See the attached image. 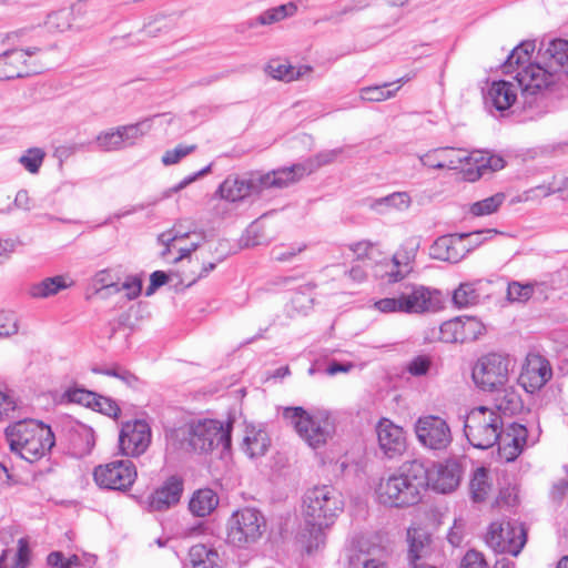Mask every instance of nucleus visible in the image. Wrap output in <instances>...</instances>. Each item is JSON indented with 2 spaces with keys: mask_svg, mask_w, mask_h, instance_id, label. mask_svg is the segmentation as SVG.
I'll return each mask as SVG.
<instances>
[{
  "mask_svg": "<svg viewBox=\"0 0 568 568\" xmlns=\"http://www.w3.org/2000/svg\"><path fill=\"white\" fill-rule=\"evenodd\" d=\"M535 42L524 41L514 48L503 65L505 74L514 75L521 89L525 104L529 108V99L548 90L568 75V41L552 39L542 42L534 58Z\"/></svg>",
  "mask_w": 568,
  "mask_h": 568,
  "instance_id": "nucleus-1",
  "label": "nucleus"
},
{
  "mask_svg": "<svg viewBox=\"0 0 568 568\" xmlns=\"http://www.w3.org/2000/svg\"><path fill=\"white\" fill-rule=\"evenodd\" d=\"M427 468L417 460L403 464L379 479L375 487L377 501L390 508H405L418 504L427 488Z\"/></svg>",
  "mask_w": 568,
  "mask_h": 568,
  "instance_id": "nucleus-2",
  "label": "nucleus"
},
{
  "mask_svg": "<svg viewBox=\"0 0 568 568\" xmlns=\"http://www.w3.org/2000/svg\"><path fill=\"white\" fill-rule=\"evenodd\" d=\"M344 509L342 494L331 485L315 486L303 498V517L310 529L307 552L317 550L325 542L324 529L332 526Z\"/></svg>",
  "mask_w": 568,
  "mask_h": 568,
  "instance_id": "nucleus-3",
  "label": "nucleus"
},
{
  "mask_svg": "<svg viewBox=\"0 0 568 568\" xmlns=\"http://www.w3.org/2000/svg\"><path fill=\"white\" fill-rule=\"evenodd\" d=\"M231 429L230 422L199 419L172 429L166 437L176 449L207 453L220 446L227 449L231 446Z\"/></svg>",
  "mask_w": 568,
  "mask_h": 568,
  "instance_id": "nucleus-4",
  "label": "nucleus"
},
{
  "mask_svg": "<svg viewBox=\"0 0 568 568\" xmlns=\"http://www.w3.org/2000/svg\"><path fill=\"white\" fill-rule=\"evenodd\" d=\"M6 437L10 450L29 463L41 459L55 444L50 426L36 419H22L9 425Z\"/></svg>",
  "mask_w": 568,
  "mask_h": 568,
  "instance_id": "nucleus-5",
  "label": "nucleus"
},
{
  "mask_svg": "<svg viewBox=\"0 0 568 568\" xmlns=\"http://www.w3.org/2000/svg\"><path fill=\"white\" fill-rule=\"evenodd\" d=\"M283 417L294 428L300 438L313 449L325 446L336 432L334 417L331 412L324 408L285 407Z\"/></svg>",
  "mask_w": 568,
  "mask_h": 568,
  "instance_id": "nucleus-6",
  "label": "nucleus"
},
{
  "mask_svg": "<svg viewBox=\"0 0 568 568\" xmlns=\"http://www.w3.org/2000/svg\"><path fill=\"white\" fill-rule=\"evenodd\" d=\"M374 308L385 314L420 315L440 310L442 296L437 290L422 284L405 283L394 296L376 301Z\"/></svg>",
  "mask_w": 568,
  "mask_h": 568,
  "instance_id": "nucleus-7",
  "label": "nucleus"
},
{
  "mask_svg": "<svg viewBox=\"0 0 568 568\" xmlns=\"http://www.w3.org/2000/svg\"><path fill=\"white\" fill-rule=\"evenodd\" d=\"M504 422L494 408L478 406L473 408L465 418L464 433L471 446L488 449L497 444L501 436Z\"/></svg>",
  "mask_w": 568,
  "mask_h": 568,
  "instance_id": "nucleus-8",
  "label": "nucleus"
},
{
  "mask_svg": "<svg viewBox=\"0 0 568 568\" xmlns=\"http://www.w3.org/2000/svg\"><path fill=\"white\" fill-rule=\"evenodd\" d=\"M271 189H285L280 169L264 174L254 173L248 178L230 175L222 182L217 192L222 199L229 202H237Z\"/></svg>",
  "mask_w": 568,
  "mask_h": 568,
  "instance_id": "nucleus-9",
  "label": "nucleus"
},
{
  "mask_svg": "<svg viewBox=\"0 0 568 568\" xmlns=\"http://www.w3.org/2000/svg\"><path fill=\"white\" fill-rule=\"evenodd\" d=\"M266 529V519L256 508L243 507L232 513L226 521V541L240 549L257 542Z\"/></svg>",
  "mask_w": 568,
  "mask_h": 568,
  "instance_id": "nucleus-10",
  "label": "nucleus"
},
{
  "mask_svg": "<svg viewBox=\"0 0 568 568\" xmlns=\"http://www.w3.org/2000/svg\"><path fill=\"white\" fill-rule=\"evenodd\" d=\"M510 359L498 353H488L480 356L471 371L475 385L485 392L503 388L509 377Z\"/></svg>",
  "mask_w": 568,
  "mask_h": 568,
  "instance_id": "nucleus-11",
  "label": "nucleus"
},
{
  "mask_svg": "<svg viewBox=\"0 0 568 568\" xmlns=\"http://www.w3.org/2000/svg\"><path fill=\"white\" fill-rule=\"evenodd\" d=\"M527 541L524 525L516 520L491 523L486 535L487 545L496 552L518 556Z\"/></svg>",
  "mask_w": 568,
  "mask_h": 568,
  "instance_id": "nucleus-12",
  "label": "nucleus"
},
{
  "mask_svg": "<svg viewBox=\"0 0 568 568\" xmlns=\"http://www.w3.org/2000/svg\"><path fill=\"white\" fill-rule=\"evenodd\" d=\"M135 465L130 459H116L97 466L93 470L95 484L103 489L126 491L136 479Z\"/></svg>",
  "mask_w": 568,
  "mask_h": 568,
  "instance_id": "nucleus-13",
  "label": "nucleus"
},
{
  "mask_svg": "<svg viewBox=\"0 0 568 568\" xmlns=\"http://www.w3.org/2000/svg\"><path fill=\"white\" fill-rule=\"evenodd\" d=\"M414 430L419 444L434 452H445L453 442L446 419L437 415H424L415 422Z\"/></svg>",
  "mask_w": 568,
  "mask_h": 568,
  "instance_id": "nucleus-14",
  "label": "nucleus"
},
{
  "mask_svg": "<svg viewBox=\"0 0 568 568\" xmlns=\"http://www.w3.org/2000/svg\"><path fill=\"white\" fill-rule=\"evenodd\" d=\"M486 327L484 323L473 316H458L444 322L439 328L433 329V339L444 343H467L478 339L484 335Z\"/></svg>",
  "mask_w": 568,
  "mask_h": 568,
  "instance_id": "nucleus-15",
  "label": "nucleus"
},
{
  "mask_svg": "<svg viewBox=\"0 0 568 568\" xmlns=\"http://www.w3.org/2000/svg\"><path fill=\"white\" fill-rule=\"evenodd\" d=\"M151 438V427L145 420L125 422L119 434V449L123 456L139 457L149 448Z\"/></svg>",
  "mask_w": 568,
  "mask_h": 568,
  "instance_id": "nucleus-16",
  "label": "nucleus"
},
{
  "mask_svg": "<svg viewBox=\"0 0 568 568\" xmlns=\"http://www.w3.org/2000/svg\"><path fill=\"white\" fill-rule=\"evenodd\" d=\"M552 378L550 362L538 353H528L518 377L523 388L530 394L540 390Z\"/></svg>",
  "mask_w": 568,
  "mask_h": 568,
  "instance_id": "nucleus-17",
  "label": "nucleus"
},
{
  "mask_svg": "<svg viewBox=\"0 0 568 568\" xmlns=\"http://www.w3.org/2000/svg\"><path fill=\"white\" fill-rule=\"evenodd\" d=\"M344 152V148L324 150L316 155L308 158L302 163L293 164L286 168H280V174L283 178L285 187L298 182L304 176L310 175L320 168L335 162Z\"/></svg>",
  "mask_w": 568,
  "mask_h": 568,
  "instance_id": "nucleus-18",
  "label": "nucleus"
},
{
  "mask_svg": "<svg viewBox=\"0 0 568 568\" xmlns=\"http://www.w3.org/2000/svg\"><path fill=\"white\" fill-rule=\"evenodd\" d=\"M419 246L418 236H410L400 244L392 257V270L385 273L387 283L400 282L413 272Z\"/></svg>",
  "mask_w": 568,
  "mask_h": 568,
  "instance_id": "nucleus-19",
  "label": "nucleus"
},
{
  "mask_svg": "<svg viewBox=\"0 0 568 568\" xmlns=\"http://www.w3.org/2000/svg\"><path fill=\"white\" fill-rule=\"evenodd\" d=\"M463 471L462 464L456 459L435 464L427 469V486L430 485L434 490L442 494L450 493L459 486Z\"/></svg>",
  "mask_w": 568,
  "mask_h": 568,
  "instance_id": "nucleus-20",
  "label": "nucleus"
},
{
  "mask_svg": "<svg viewBox=\"0 0 568 568\" xmlns=\"http://www.w3.org/2000/svg\"><path fill=\"white\" fill-rule=\"evenodd\" d=\"M467 234H447L438 237L430 246V256L449 263L460 262L473 251V246L467 244Z\"/></svg>",
  "mask_w": 568,
  "mask_h": 568,
  "instance_id": "nucleus-21",
  "label": "nucleus"
},
{
  "mask_svg": "<svg viewBox=\"0 0 568 568\" xmlns=\"http://www.w3.org/2000/svg\"><path fill=\"white\" fill-rule=\"evenodd\" d=\"M383 557L384 550L363 537L353 540L347 549V559L352 568H386Z\"/></svg>",
  "mask_w": 568,
  "mask_h": 568,
  "instance_id": "nucleus-22",
  "label": "nucleus"
},
{
  "mask_svg": "<svg viewBox=\"0 0 568 568\" xmlns=\"http://www.w3.org/2000/svg\"><path fill=\"white\" fill-rule=\"evenodd\" d=\"M40 49L30 47L26 50L12 49L7 50L0 54V80H11L28 75L34 71L28 63V58H31Z\"/></svg>",
  "mask_w": 568,
  "mask_h": 568,
  "instance_id": "nucleus-23",
  "label": "nucleus"
},
{
  "mask_svg": "<svg viewBox=\"0 0 568 568\" xmlns=\"http://www.w3.org/2000/svg\"><path fill=\"white\" fill-rule=\"evenodd\" d=\"M423 166L429 169L464 170L467 168L468 152L450 148H438L418 156Z\"/></svg>",
  "mask_w": 568,
  "mask_h": 568,
  "instance_id": "nucleus-24",
  "label": "nucleus"
},
{
  "mask_svg": "<svg viewBox=\"0 0 568 568\" xmlns=\"http://www.w3.org/2000/svg\"><path fill=\"white\" fill-rule=\"evenodd\" d=\"M158 240L165 246L161 253L162 257L165 258L173 247L180 252V255L173 260V262H178L189 256L200 246L201 242L204 240V234L196 232L182 233L173 229L172 231L160 234Z\"/></svg>",
  "mask_w": 568,
  "mask_h": 568,
  "instance_id": "nucleus-25",
  "label": "nucleus"
},
{
  "mask_svg": "<svg viewBox=\"0 0 568 568\" xmlns=\"http://www.w3.org/2000/svg\"><path fill=\"white\" fill-rule=\"evenodd\" d=\"M378 446L384 455L394 458L406 450V437L402 427L387 418H382L376 426Z\"/></svg>",
  "mask_w": 568,
  "mask_h": 568,
  "instance_id": "nucleus-26",
  "label": "nucleus"
},
{
  "mask_svg": "<svg viewBox=\"0 0 568 568\" xmlns=\"http://www.w3.org/2000/svg\"><path fill=\"white\" fill-rule=\"evenodd\" d=\"M527 428L517 423L501 428V436L498 438V454L506 462L515 460L523 452L527 443Z\"/></svg>",
  "mask_w": 568,
  "mask_h": 568,
  "instance_id": "nucleus-27",
  "label": "nucleus"
},
{
  "mask_svg": "<svg viewBox=\"0 0 568 568\" xmlns=\"http://www.w3.org/2000/svg\"><path fill=\"white\" fill-rule=\"evenodd\" d=\"M505 165L500 156L488 152H468L467 168L464 170V179L475 182L489 171H498Z\"/></svg>",
  "mask_w": 568,
  "mask_h": 568,
  "instance_id": "nucleus-28",
  "label": "nucleus"
},
{
  "mask_svg": "<svg viewBox=\"0 0 568 568\" xmlns=\"http://www.w3.org/2000/svg\"><path fill=\"white\" fill-rule=\"evenodd\" d=\"M183 491V481L178 476L169 477L161 487L150 496L153 510H164L179 503Z\"/></svg>",
  "mask_w": 568,
  "mask_h": 568,
  "instance_id": "nucleus-29",
  "label": "nucleus"
},
{
  "mask_svg": "<svg viewBox=\"0 0 568 568\" xmlns=\"http://www.w3.org/2000/svg\"><path fill=\"white\" fill-rule=\"evenodd\" d=\"M517 91L513 83L508 81H495L491 83L485 97L486 106L499 112L507 111L516 101Z\"/></svg>",
  "mask_w": 568,
  "mask_h": 568,
  "instance_id": "nucleus-30",
  "label": "nucleus"
},
{
  "mask_svg": "<svg viewBox=\"0 0 568 568\" xmlns=\"http://www.w3.org/2000/svg\"><path fill=\"white\" fill-rule=\"evenodd\" d=\"M271 446V438L268 433L254 425H248L245 428V434L242 442V450L250 458H260L266 454Z\"/></svg>",
  "mask_w": 568,
  "mask_h": 568,
  "instance_id": "nucleus-31",
  "label": "nucleus"
},
{
  "mask_svg": "<svg viewBox=\"0 0 568 568\" xmlns=\"http://www.w3.org/2000/svg\"><path fill=\"white\" fill-rule=\"evenodd\" d=\"M408 559L410 565L424 564L432 552L430 535L423 528L407 529Z\"/></svg>",
  "mask_w": 568,
  "mask_h": 568,
  "instance_id": "nucleus-32",
  "label": "nucleus"
},
{
  "mask_svg": "<svg viewBox=\"0 0 568 568\" xmlns=\"http://www.w3.org/2000/svg\"><path fill=\"white\" fill-rule=\"evenodd\" d=\"M297 11V7L294 2H287L274 8H270L248 22L250 28L257 26H271L285 20L286 18L293 17Z\"/></svg>",
  "mask_w": 568,
  "mask_h": 568,
  "instance_id": "nucleus-33",
  "label": "nucleus"
},
{
  "mask_svg": "<svg viewBox=\"0 0 568 568\" xmlns=\"http://www.w3.org/2000/svg\"><path fill=\"white\" fill-rule=\"evenodd\" d=\"M219 505V497L216 493L210 488L196 490L190 503L189 508L191 513L197 517H205L210 515Z\"/></svg>",
  "mask_w": 568,
  "mask_h": 568,
  "instance_id": "nucleus-34",
  "label": "nucleus"
},
{
  "mask_svg": "<svg viewBox=\"0 0 568 568\" xmlns=\"http://www.w3.org/2000/svg\"><path fill=\"white\" fill-rule=\"evenodd\" d=\"M523 408V400L515 388H499L495 397V410L498 414L514 415Z\"/></svg>",
  "mask_w": 568,
  "mask_h": 568,
  "instance_id": "nucleus-35",
  "label": "nucleus"
},
{
  "mask_svg": "<svg viewBox=\"0 0 568 568\" xmlns=\"http://www.w3.org/2000/svg\"><path fill=\"white\" fill-rule=\"evenodd\" d=\"M410 204L412 199L407 192H394L386 196L375 199L369 206L372 210L383 214L386 213L389 209L405 211L409 209Z\"/></svg>",
  "mask_w": 568,
  "mask_h": 568,
  "instance_id": "nucleus-36",
  "label": "nucleus"
},
{
  "mask_svg": "<svg viewBox=\"0 0 568 568\" xmlns=\"http://www.w3.org/2000/svg\"><path fill=\"white\" fill-rule=\"evenodd\" d=\"M68 286L69 284L67 283L65 277L61 275L47 277L41 282L32 284L29 287V294L33 298H47L58 294L62 290H65Z\"/></svg>",
  "mask_w": 568,
  "mask_h": 568,
  "instance_id": "nucleus-37",
  "label": "nucleus"
},
{
  "mask_svg": "<svg viewBox=\"0 0 568 568\" xmlns=\"http://www.w3.org/2000/svg\"><path fill=\"white\" fill-rule=\"evenodd\" d=\"M219 555L215 550L203 544L194 545L189 550L187 568H213Z\"/></svg>",
  "mask_w": 568,
  "mask_h": 568,
  "instance_id": "nucleus-38",
  "label": "nucleus"
},
{
  "mask_svg": "<svg viewBox=\"0 0 568 568\" xmlns=\"http://www.w3.org/2000/svg\"><path fill=\"white\" fill-rule=\"evenodd\" d=\"M470 496L474 501H484L491 491V480L486 468H477L469 484Z\"/></svg>",
  "mask_w": 568,
  "mask_h": 568,
  "instance_id": "nucleus-39",
  "label": "nucleus"
},
{
  "mask_svg": "<svg viewBox=\"0 0 568 568\" xmlns=\"http://www.w3.org/2000/svg\"><path fill=\"white\" fill-rule=\"evenodd\" d=\"M479 284L480 281L459 284L453 294L454 304L459 308L476 305L480 300Z\"/></svg>",
  "mask_w": 568,
  "mask_h": 568,
  "instance_id": "nucleus-40",
  "label": "nucleus"
},
{
  "mask_svg": "<svg viewBox=\"0 0 568 568\" xmlns=\"http://www.w3.org/2000/svg\"><path fill=\"white\" fill-rule=\"evenodd\" d=\"M156 118H159V115L146 118L134 124L119 126L124 146L133 145L138 139L146 134L152 128V121Z\"/></svg>",
  "mask_w": 568,
  "mask_h": 568,
  "instance_id": "nucleus-41",
  "label": "nucleus"
},
{
  "mask_svg": "<svg viewBox=\"0 0 568 568\" xmlns=\"http://www.w3.org/2000/svg\"><path fill=\"white\" fill-rule=\"evenodd\" d=\"M504 193H496L481 201H477L469 205L468 213L473 216H486L490 215L499 210L505 202Z\"/></svg>",
  "mask_w": 568,
  "mask_h": 568,
  "instance_id": "nucleus-42",
  "label": "nucleus"
},
{
  "mask_svg": "<svg viewBox=\"0 0 568 568\" xmlns=\"http://www.w3.org/2000/svg\"><path fill=\"white\" fill-rule=\"evenodd\" d=\"M394 83H383L381 85L364 87L359 90V100L363 102H382L396 95L399 87L393 90H385Z\"/></svg>",
  "mask_w": 568,
  "mask_h": 568,
  "instance_id": "nucleus-43",
  "label": "nucleus"
},
{
  "mask_svg": "<svg viewBox=\"0 0 568 568\" xmlns=\"http://www.w3.org/2000/svg\"><path fill=\"white\" fill-rule=\"evenodd\" d=\"M95 294L105 297V293H119V283L109 270H101L91 280Z\"/></svg>",
  "mask_w": 568,
  "mask_h": 568,
  "instance_id": "nucleus-44",
  "label": "nucleus"
},
{
  "mask_svg": "<svg viewBox=\"0 0 568 568\" xmlns=\"http://www.w3.org/2000/svg\"><path fill=\"white\" fill-rule=\"evenodd\" d=\"M95 142L99 149L105 152L118 151L125 148L119 126L116 129L101 132L97 136Z\"/></svg>",
  "mask_w": 568,
  "mask_h": 568,
  "instance_id": "nucleus-45",
  "label": "nucleus"
},
{
  "mask_svg": "<svg viewBox=\"0 0 568 568\" xmlns=\"http://www.w3.org/2000/svg\"><path fill=\"white\" fill-rule=\"evenodd\" d=\"M45 156V152L40 148H30L28 149L20 158L19 163L31 174H36L39 172L43 160Z\"/></svg>",
  "mask_w": 568,
  "mask_h": 568,
  "instance_id": "nucleus-46",
  "label": "nucleus"
},
{
  "mask_svg": "<svg viewBox=\"0 0 568 568\" xmlns=\"http://www.w3.org/2000/svg\"><path fill=\"white\" fill-rule=\"evenodd\" d=\"M265 72L275 80L292 82L293 65L281 60H272L265 67Z\"/></svg>",
  "mask_w": 568,
  "mask_h": 568,
  "instance_id": "nucleus-47",
  "label": "nucleus"
},
{
  "mask_svg": "<svg viewBox=\"0 0 568 568\" xmlns=\"http://www.w3.org/2000/svg\"><path fill=\"white\" fill-rule=\"evenodd\" d=\"M95 445L94 434L91 428L83 427L73 439V447L79 456L89 455Z\"/></svg>",
  "mask_w": 568,
  "mask_h": 568,
  "instance_id": "nucleus-48",
  "label": "nucleus"
},
{
  "mask_svg": "<svg viewBox=\"0 0 568 568\" xmlns=\"http://www.w3.org/2000/svg\"><path fill=\"white\" fill-rule=\"evenodd\" d=\"M534 292L535 287L530 283L513 282L508 285L507 296L511 302L524 303L532 296Z\"/></svg>",
  "mask_w": 568,
  "mask_h": 568,
  "instance_id": "nucleus-49",
  "label": "nucleus"
},
{
  "mask_svg": "<svg viewBox=\"0 0 568 568\" xmlns=\"http://www.w3.org/2000/svg\"><path fill=\"white\" fill-rule=\"evenodd\" d=\"M45 24L50 30L63 32L71 27V12L67 9L55 11L48 16Z\"/></svg>",
  "mask_w": 568,
  "mask_h": 568,
  "instance_id": "nucleus-50",
  "label": "nucleus"
},
{
  "mask_svg": "<svg viewBox=\"0 0 568 568\" xmlns=\"http://www.w3.org/2000/svg\"><path fill=\"white\" fill-rule=\"evenodd\" d=\"M64 396L69 402L92 408L99 394L84 388H70L65 392Z\"/></svg>",
  "mask_w": 568,
  "mask_h": 568,
  "instance_id": "nucleus-51",
  "label": "nucleus"
},
{
  "mask_svg": "<svg viewBox=\"0 0 568 568\" xmlns=\"http://www.w3.org/2000/svg\"><path fill=\"white\" fill-rule=\"evenodd\" d=\"M47 564L54 568H79L81 560L77 555L67 558L61 551H52L47 557Z\"/></svg>",
  "mask_w": 568,
  "mask_h": 568,
  "instance_id": "nucleus-52",
  "label": "nucleus"
},
{
  "mask_svg": "<svg viewBox=\"0 0 568 568\" xmlns=\"http://www.w3.org/2000/svg\"><path fill=\"white\" fill-rule=\"evenodd\" d=\"M305 243L292 244L287 247L278 246L273 248L272 257L277 262H291L297 254L306 250Z\"/></svg>",
  "mask_w": 568,
  "mask_h": 568,
  "instance_id": "nucleus-53",
  "label": "nucleus"
},
{
  "mask_svg": "<svg viewBox=\"0 0 568 568\" xmlns=\"http://www.w3.org/2000/svg\"><path fill=\"white\" fill-rule=\"evenodd\" d=\"M196 149L195 145L179 144L172 150H168L162 156L164 165L176 164L181 159L192 153Z\"/></svg>",
  "mask_w": 568,
  "mask_h": 568,
  "instance_id": "nucleus-54",
  "label": "nucleus"
},
{
  "mask_svg": "<svg viewBox=\"0 0 568 568\" xmlns=\"http://www.w3.org/2000/svg\"><path fill=\"white\" fill-rule=\"evenodd\" d=\"M92 409L100 412L109 417H118L120 414V407L118 404L109 397L99 395Z\"/></svg>",
  "mask_w": 568,
  "mask_h": 568,
  "instance_id": "nucleus-55",
  "label": "nucleus"
},
{
  "mask_svg": "<svg viewBox=\"0 0 568 568\" xmlns=\"http://www.w3.org/2000/svg\"><path fill=\"white\" fill-rule=\"evenodd\" d=\"M18 320L13 313L0 312V338L18 332Z\"/></svg>",
  "mask_w": 568,
  "mask_h": 568,
  "instance_id": "nucleus-56",
  "label": "nucleus"
},
{
  "mask_svg": "<svg viewBox=\"0 0 568 568\" xmlns=\"http://www.w3.org/2000/svg\"><path fill=\"white\" fill-rule=\"evenodd\" d=\"M174 24L169 21L166 18L155 19L153 22L149 23L144 27L141 33H144L148 37H158L161 33L169 32Z\"/></svg>",
  "mask_w": 568,
  "mask_h": 568,
  "instance_id": "nucleus-57",
  "label": "nucleus"
},
{
  "mask_svg": "<svg viewBox=\"0 0 568 568\" xmlns=\"http://www.w3.org/2000/svg\"><path fill=\"white\" fill-rule=\"evenodd\" d=\"M432 364V359L427 355H418L414 357L407 365V372L413 376L425 375Z\"/></svg>",
  "mask_w": 568,
  "mask_h": 568,
  "instance_id": "nucleus-58",
  "label": "nucleus"
},
{
  "mask_svg": "<svg viewBox=\"0 0 568 568\" xmlns=\"http://www.w3.org/2000/svg\"><path fill=\"white\" fill-rule=\"evenodd\" d=\"M92 371L97 374H103L106 376L116 377L129 386L134 385V383L136 382V377L133 374H131L130 372L122 369L120 367L93 368Z\"/></svg>",
  "mask_w": 568,
  "mask_h": 568,
  "instance_id": "nucleus-59",
  "label": "nucleus"
},
{
  "mask_svg": "<svg viewBox=\"0 0 568 568\" xmlns=\"http://www.w3.org/2000/svg\"><path fill=\"white\" fill-rule=\"evenodd\" d=\"M484 555L475 549L468 550L462 559L460 568H487Z\"/></svg>",
  "mask_w": 568,
  "mask_h": 568,
  "instance_id": "nucleus-60",
  "label": "nucleus"
},
{
  "mask_svg": "<svg viewBox=\"0 0 568 568\" xmlns=\"http://www.w3.org/2000/svg\"><path fill=\"white\" fill-rule=\"evenodd\" d=\"M30 549L27 538H20L18 540V551L16 555L14 562L10 568H27L29 565Z\"/></svg>",
  "mask_w": 568,
  "mask_h": 568,
  "instance_id": "nucleus-61",
  "label": "nucleus"
},
{
  "mask_svg": "<svg viewBox=\"0 0 568 568\" xmlns=\"http://www.w3.org/2000/svg\"><path fill=\"white\" fill-rule=\"evenodd\" d=\"M142 290L141 278L134 276L126 278L122 284L119 283V293L124 291L128 300H134L138 297Z\"/></svg>",
  "mask_w": 568,
  "mask_h": 568,
  "instance_id": "nucleus-62",
  "label": "nucleus"
},
{
  "mask_svg": "<svg viewBox=\"0 0 568 568\" xmlns=\"http://www.w3.org/2000/svg\"><path fill=\"white\" fill-rule=\"evenodd\" d=\"M16 400L0 388V419L10 417L16 409Z\"/></svg>",
  "mask_w": 568,
  "mask_h": 568,
  "instance_id": "nucleus-63",
  "label": "nucleus"
},
{
  "mask_svg": "<svg viewBox=\"0 0 568 568\" xmlns=\"http://www.w3.org/2000/svg\"><path fill=\"white\" fill-rule=\"evenodd\" d=\"M168 275L163 271H155L150 276V284L145 290V295L151 296L155 291L168 282Z\"/></svg>",
  "mask_w": 568,
  "mask_h": 568,
  "instance_id": "nucleus-64",
  "label": "nucleus"
}]
</instances>
